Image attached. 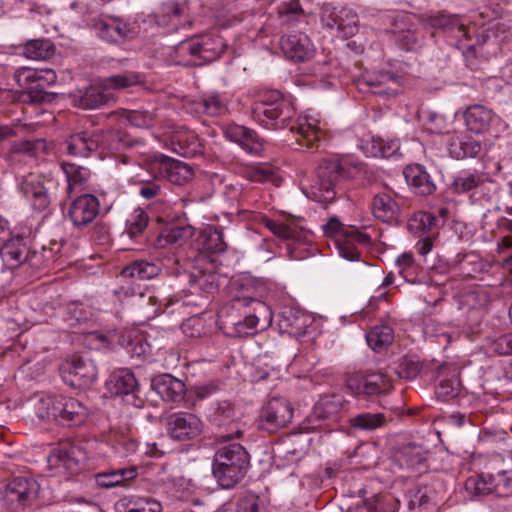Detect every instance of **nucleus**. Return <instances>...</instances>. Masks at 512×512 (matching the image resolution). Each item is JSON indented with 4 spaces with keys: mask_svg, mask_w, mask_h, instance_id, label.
I'll list each match as a JSON object with an SVG mask.
<instances>
[{
    "mask_svg": "<svg viewBox=\"0 0 512 512\" xmlns=\"http://www.w3.org/2000/svg\"><path fill=\"white\" fill-rule=\"evenodd\" d=\"M252 119L265 129L278 130L289 127L296 141L310 152L320 151L326 142V132L320 120L311 114L298 117L296 124L290 123L295 116L292 101L278 90H266L259 95L251 110Z\"/></svg>",
    "mask_w": 512,
    "mask_h": 512,
    "instance_id": "nucleus-1",
    "label": "nucleus"
},
{
    "mask_svg": "<svg viewBox=\"0 0 512 512\" xmlns=\"http://www.w3.org/2000/svg\"><path fill=\"white\" fill-rule=\"evenodd\" d=\"M272 311L258 298L251 283L232 284L231 300L217 314V325L228 337H247L265 330L272 323Z\"/></svg>",
    "mask_w": 512,
    "mask_h": 512,
    "instance_id": "nucleus-2",
    "label": "nucleus"
},
{
    "mask_svg": "<svg viewBox=\"0 0 512 512\" xmlns=\"http://www.w3.org/2000/svg\"><path fill=\"white\" fill-rule=\"evenodd\" d=\"M365 171L364 164L351 157L323 159L316 171L311 192L319 202L329 203L336 197V188L342 180L358 177Z\"/></svg>",
    "mask_w": 512,
    "mask_h": 512,
    "instance_id": "nucleus-3",
    "label": "nucleus"
},
{
    "mask_svg": "<svg viewBox=\"0 0 512 512\" xmlns=\"http://www.w3.org/2000/svg\"><path fill=\"white\" fill-rule=\"evenodd\" d=\"M250 465L246 449L238 443L220 447L213 458L212 473L219 486L231 489L245 477Z\"/></svg>",
    "mask_w": 512,
    "mask_h": 512,
    "instance_id": "nucleus-4",
    "label": "nucleus"
},
{
    "mask_svg": "<svg viewBox=\"0 0 512 512\" xmlns=\"http://www.w3.org/2000/svg\"><path fill=\"white\" fill-rule=\"evenodd\" d=\"M145 76L135 71H126L99 80L97 85L90 86L79 96L77 104L83 109L98 108L110 100L112 90L126 89L144 83Z\"/></svg>",
    "mask_w": 512,
    "mask_h": 512,
    "instance_id": "nucleus-5",
    "label": "nucleus"
},
{
    "mask_svg": "<svg viewBox=\"0 0 512 512\" xmlns=\"http://www.w3.org/2000/svg\"><path fill=\"white\" fill-rule=\"evenodd\" d=\"M324 233L328 236H339L336 245L339 254L349 261L360 259V252L357 245L368 247L371 244V238L368 234L362 233L355 228L344 229L340 220L331 217L329 221L323 225Z\"/></svg>",
    "mask_w": 512,
    "mask_h": 512,
    "instance_id": "nucleus-6",
    "label": "nucleus"
},
{
    "mask_svg": "<svg viewBox=\"0 0 512 512\" xmlns=\"http://www.w3.org/2000/svg\"><path fill=\"white\" fill-rule=\"evenodd\" d=\"M108 139L121 140L119 131H82L70 135L64 142L67 154L74 157H88L99 148L106 147Z\"/></svg>",
    "mask_w": 512,
    "mask_h": 512,
    "instance_id": "nucleus-7",
    "label": "nucleus"
},
{
    "mask_svg": "<svg viewBox=\"0 0 512 512\" xmlns=\"http://www.w3.org/2000/svg\"><path fill=\"white\" fill-rule=\"evenodd\" d=\"M21 77L26 83L35 84L23 93L24 102L41 104L52 100L54 94L44 91L46 87L53 85L57 80L56 73L52 69H25L19 74V81H21Z\"/></svg>",
    "mask_w": 512,
    "mask_h": 512,
    "instance_id": "nucleus-8",
    "label": "nucleus"
},
{
    "mask_svg": "<svg viewBox=\"0 0 512 512\" xmlns=\"http://www.w3.org/2000/svg\"><path fill=\"white\" fill-rule=\"evenodd\" d=\"M189 283L191 289L204 293H214L218 288L216 262L203 253H196L191 264Z\"/></svg>",
    "mask_w": 512,
    "mask_h": 512,
    "instance_id": "nucleus-9",
    "label": "nucleus"
},
{
    "mask_svg": "<svg viewBox=\"0 0 512 512\" xmlns=\"http://www.w3.org/2000/svg\"><path fill=\"white\" fill-rule=\"evenodd\" d=\"M292 404L284 397H273L262 408L260 428L269 432L276 431L289 424L293 418Z\"/></svg>",
    "mask_w": 512,
    "mask_h": 512,
    "instance_id": "nucleus-10",
    "label": "nucleus"
},
{
    "mask_svg": "<svg viewBox=\"0 0 512 512\" xmlns=\"http://www.w3.org/2000/svg\"><path fill=\"white\" fill-rule=\"evenodd\" d=\"M62 378L68 385L84 389L97 378V367L91 359L75 356L62 368Z\"/></svg>",
    "mask_w": 512,
    "mask_h": 512,
    "instance_id": "nucleus-11",
    "label": "nucleus"
},
{
    "mask_svg": "<svg viewBox=\"0 0 512 512\" xmlns=\"http://www.w3.org/2000/svg\"><path fill=\"white\" fill-rule=\"evenodd\" d=\"M463 117L467 129L476 134L498 131L503 124L502 119L492 109L481 104L467 107Z\"/></svg>",
    "mask_w": 512,
    "mask_h": 512,
    "instance_id": "nucleus-12",
    "label": "nucleus"
},
{
    "mask_svg": "<svg viewBox=\"0 0 512 512\" xmlns=\"http://www.w3.org/2000/svg\"><path fill=\"white\" fill-rule=\"evenodd\" d=\"M165 425L168 435L179 441L191 440L202 432V421L192 413L177 412L166 417Z\"/></svg>",
    "mask_w": 512,
    "mask_h": 512,
    "instance_id": "nucleus-13",
    "label": "nucleus"
},
{
    "mask_svg": "<svg viewBox=\"0 0 512 512\" xmlns=\"http://www.w3.org/2000/svg\"><path fill=\"white\" fill-rule=\"evenodd\" d=\"M188 10L185 2L167 1L154 13V19L158 26L168 32H174L179 28L191 25Z\"/></svg>",
    "mask_w": 512,
    "mask_h": 512,
    "instance_id": "nucleus-14",
    "label": "nucleus"
},
{
    "mask_svg": "<svg viewBox=\"0 0 512 512\" xmlns=\"http://www.w3.org/2000/svg\"><path fill=\"white\" fill-rule=\"evenodd\" d=\"M391 33L396 44L405 51H413L420 46V38L412 17L408 13H397L393 17Z\"/></svg>",
    "mask_w": 512,
    "mask_h": 512,
    "instance_id": "nucleus-15",
    "label": "nucleus"
},
{
    "mask_svg": "<svg viewBox=\"0 0 512 512\" xmlns=\"http://www.w3.org/2000/svg\"><path fill=\"white\" fill-rule=\"evenodd\" d=\"M280 46L285 57L296 63L309 61L315 54L314 45L303 33L282 37Z\"/></svg>",
    "mask_w": 512,
    "mask_h": 512,
    "instance_id": "nucleus-16",
    "label": "nucleus"
},
{
    "mask_svg": "<svg viewBox=\"0 0 512 512\" xmlns=\"http://www.w3.org/2000/svg\"><path fill=\"white\" fill-rule=\"evenodd\" d=\"M347 385L356 395L367 397L386 394L392 388L390 378L383 373H372L364 376L361 380L350 378Z\"/></svg>",
    "mask_w": 512,
    "mask_h": 512,
    "instance_id": "nucleus-17",
    "label": "nucleus"
},
{
    "mask_svg": "<svg viewBox=\"0 0 512 512\" xmlns=\"http://www.w3.org/2000/svg\"><path fill=\"white\" fill-rule=\"evenodd\" d=\"M224 135L249 153L258 155L264 150L265 140L248 127L231 123L224 127Z\"/></svg>",
    "mask_w": 512,
    "mask_h": 512,
    "instance_id": "nucleus-18",
    "label": "nucleus"
},
{
    "mask_svg": "<svg viewBox=\"0 0 512 512\" xmlns=\"http://www.w3.org/2000/svg\"><path fill=\"white\" fill-rule=\"evenodd\" d=\"M99 207V201L94 195H80L71 202L68 216L74 226H85L97 217Z\"/></svg>",
    "mask_w": 512,
    "mask_h": 512,
    "instance_id": "nucleus-19",
    "label": "nucleus"
},
{
    "mask_svg": "<svg viewBox=\"0 0 512 512\" xmlns=\"http://www.w3.org/2000/svg\"><path fill=\"white\" fill-rule=\"evenodd\" d=\"M19 188L35 209L42 211L50 205L49 189L43 177L30 174L21 180Z\"/></svg>",
    "mask_w": 512,
    "mask_h": 512,
    "instance_id": "nucleus-20",
    "label": "nucleus"
},
{
    "mask_svg": "<svg viewBox=\"0 0 512 512\" xmlns=\"http://www.w3.org/2000/svg\"><path fill=\"white\" fill-rule=\"evenodd\" d=\"M311 323L312 318L309 314L292 307H285L279 314L278 326L281 333L295 338L305 335Z\"/></svg>",
    "mask_w": 512,
    "mask_h": 512,
    "instance_id": "nucleus-21",
    "label": "nucleus"
},
{
    "mask_svg": "<svg viewBox=\"0 0 512 512\" xmlns=\"http://www.w3.org/2000/svg\"><path fill=\"white\" fill-rule=\"evenodd\" d=\"M345 399L341 395L331 394L322 395L314 404L310 414L311 421H326L336 423L339 420V414L345 407Z\"/></svg>",
    "mask_w": 512,
    "mask_h": 512,
    "instance_id": "nucleus-22",
    "label": "nucleus"
},
{
    "mask_svg": "<svg viewBox=\"0 0 512 512\" xmlns=\"http://www.w3.org/2000/svg\"><path fill=\"white\" fill-rule=\"evenodd\" d=\"M417 20L427 28L442 30L444 32L456 31L463 37H467L466 28L456 15L447 14L445 12L422 13L417 15Z\"/></svg>",
    "mask_w": 512,
    "mask_h": 512,
    "instance_id": "nucleus-23",
    "label": "nucleus"
},
{
    "mask_svg": "<svg viewBox=\"0 0 512 512\" xmlns=\"http://www.w3.org/2000/svg\"><path fill=\"white\" fill-rule=\"evenodd\" d=\"M169 146L174 153L186 158L202 153V145L198 136L186 128L174 131L170 135Z\"/></svg>",
    "mask_w": 512,
    "mask_h": 512,
    "instance_id": "nucleus-24",
    "label": "nucleus"
},
{
    "mask_svg": "<svg viewBox=\"0 0 512 512\" xmlns=\"http://www.w3.org/2000/svg\"><path fill=\"white\" fill-rule=\"evenodd\" d=\"M403 175L408 186L417 195L428 196L433 194L437 189L432 177L420 164L406 166Z\"/></svg>",
    "mask_w": 512,
    "mask_h": 512,
    "instance_id": "nucleus-25",
    "label": "nucleus"
},
{
    "mask_svg": "<svg viewBox=\"0 0 512 512\" xmlns=\"http://www.w3.org/2000/svg\"><path fill=\"white\" fill-rule=\"evenodd\" d=\"M38 490L39 485L35 480L16 477L6 486L5 498L9 502L26 505L36 497Z\"/></svg>",
    "mask_w": 512,
    "mask_h": 512,
    "instance_id": "nucleus-26",
    "label": "nucleus"
},
{
    "mask_svg": "<svg viewBox=\"0 0 512 512\" xmlns=\"http://www.w3.org/2000/svg\"><path fill=\"white\" fill-rule=\"evenodd\" d=\"M153 390L168 402H180L184 399L186 386L181 380L170 374H162L152 379Z\"/></svg>",
    "mask_w": 512,
    "mask_h": 512,
    "instance_id": "nucleus-27",
    "label": "nucleus"
},
{
    "mask_svg": "<svg viewBox=\"0 0 512 512\" xmlns=\"http://www.w3.org/2000/svg\"><path fill=\"white\" fill-rule=\"evenodd\" d=\"M29 247L25 241V238L21 235H17L11 238H7L1 247V257L4 264L9 269H15L20 265L24 264L28 257Z\"/></svg>",
    "mask_w": 512,
    "mask_h": 512,
    "instance_id": "nucleus-28",
    "label": "nucleus"
},
{
    "mask_svg": "<svg viewBox=\"0 0 512 512\" xmlns=\"http://www.w3.org/2000/svg\"><path fill=\"white\" fill-rule=\"evenodd\" d=\"M59 410L58 423L62 425L81 424L88 415V409L81 401L62 394H60Z\"/></svg>",
    "mask_w": 512,
    "mask_h": 512,
    "instance_id": "nucleus-29",
    "label": "nucleus"
},
{
    "mask_svg": "<svg viewBox=\"0 0 512 512\" xmlns=\"http://www.w3.org/2000/svg\"><path fill=\"white\" fill-rule=\"evenodd\" d=\"M449 155L457 160L476 158L482 152V144L469 135L453 134L448 139Z\"/></svg>",
    "mask_w": 512,
    "mask_h": 512,
    "instance_id": "nucleus-30",
    "label": "nucleus"
},
{
    "mask_svg": "<svg viewBox=\"0 0 512 512\" xmlns=\"http://www.w3.org/2000/svg\"><path fill=\"white\" fill-rule=\"evenodd\" d=\"M107 390L115 396H135L139 389L135 375L128 369L114 371L106 382Z\"/></svg>",
    "mask_w": 512,
    "mask_h": 512,
    "instance_id": "nucleus-31",
    "label": "nucleus"
},
{
    "mask_svg": "<svg viewBox=\"0 0 512 512\" xmlns=\"http://www.w3.org/2000/svg\"><path fill=\"white\" fill-rule=\"evenodd\" d=\"M138 476V468L130 466L98 473L96 483L99 487L110 489L117 486L126 487Z\"/></svg>",
    "mask_w": 512,
    "mask_h": 512,
    "instance_id": "nucleus-32",
    "label": "nucleus"
},
{
    "mask_svg": "<svg viewBox=\"0 0 512 512\" xmlns=\"http://www.w3.org/2000/svg\"><path fill=\"white\" fill-rule=\"evenodd\" d=\"M194 234V228L190 225L172 226L164 228L153 240V246L157 249L166 248L168 245H183Z\"/></svg>",
    "mask_w": 512,
    "mask_h": 512,
    "instance_id": "nucleus-33",
    "label": "nucleus"
},
{
    "mask_svg": "<svg viewBox=\"0 0 512 512\" xmlns=\"http://www.w3.org/2000/svg\"><path fill=\"white\" fill-rule=\"evenodd\" d=\"M427 454L422 446L408 444L396 453L395 459L402 467L415 469L421 473L427 467Z\"/></svg>",
    "mask_w": 512,
    "mask_h": 512,
    "instance_id": "nucleus-34",
    "label": "nucleus"
},
{
    "mask_svg": "<svg viewBox=\"0 0 512 512\" xmlns=\"http://www.w3.org/2000/svg\"><path fill=\"white\" fill-rule=\"evenodd\" d=\"M400 208L394 198L386 192L378 193L372 202V213L375 218L384 223H392L397 220Z\"/></svg>",
    "mask_w": 512,
    "mask_h": 512,
    "instance_id": "nucleus-35",
    "label": "nucleus"
},
{
    "mask_svg": "<svg viewBox=\"0 0 512 512\" xmlns=\"http://www.w3.org/2000/svg\"><path fill=\"white\" fill-rule=\"evenodd\" d=\"M201 251L197 253L221 254L227 249V244L223 239V233L220 228L208 226L203 229L197 239Z\"/></svg>",
    "mask_w": 512,
    "mask_h": 512,
    "instance_id": "nucleus-36",
    "label": "nucleus"
},
{
    "mask_svg": "<svg viewBox=\"0 0 512 512\" xmlns=\"http://www.w3.org/2000/svg\"><path fill=\"white\" fill-rule=\"evenodd\" d=\"M198 45L195 37L178 43L171 55L175 64L186 67L201 66Z\"/></svg>",
    "mask_w": 512,
    "mask_h": 512,
    "instance_id": "nucleus-37",
    "label": "nucleus"
},
{
    "mask_svg": "<svg viewBox=\"0 0 512 512\" xmlns=\"http://www.w3.org/2000/svg\"><path fill=\"white\" fill-rule=\"evenodd\" d=\"M198 42L201 65L219 58L226 48L224 39L219 35H201L195 37Z\"/></svg>",
    "mask_w": 512,
    "mask_h": 512,
    "instance_id": "nucleus-38",
    "label": "nucleus"
},
{
    "mask_svg": "<svg viewBox=\"0 0 512 512\" xmlns=\"http://www.w3.org/2000/svg\"><path fill=\"white\" fill-rule=\"evenodd\" d=\"M366 84L374 88L373 93L378 95L395 96L402 87L401 77L390 71L381 72L375 77L369 78Z\"/></svg>",
    "mask_w": 512,
    "mask_h": 512,
    "instance_id": "nucleus-39",
    "label": "nucleus"
},
{
    "mask_svg": "<svg viewBox=\"0 0 512 512\" xmlns=\"http://www.w3.org/2000/svg\"><path fill=\"white\" fill-rule=\"evenodd\" d=\"M263 224L275 236L283 240H291L298 243L307 241V231L299 228L295 224H287L282 221H276L270 218H264Z\"/></svg>",
    "mask_w": 512,
    "mask_h": 512,
    "instance_id": "nucleus-40",
    "label": "nucleus"
},
{
    "mask_svg": "<svg viewBox=\"0 0 512 512\" xmlns=\"http://www.w3.org/2000/svg\"><path fill=\"white\" fill-rule=\"evenodd\" d=\"M215 421L219 427L234 426L231 432L220 434L218 437L223 441L231 440L234 437H241L242 430L236 422V411L230 402H221L215 413Z\"/></svg>",
    "mask_w": 512,
    "mask_h": 512,
    "instance_id": "nucleus-41",
    "label": "nucleus"
},
{
    "mask_svg": "<svg viewBox=\"0 0 512 512\" xmlns=\"http://www.w3.org/2000/svg\"><path fill=\"white\" fill-rule=\"evenodd\" d=\"M33 402L38 418L58 422L60 394H38L34 397Z\"/></svg>",
    "mask_w": 512,
    "mask_h": 512,
    "instance_id": "nucleus-42",
    "label": "nucleus"
},
{
    "mask_svg": "<svg viewBox=\"0 0 512 512\" xmlns=\"http://www.w3.org/2000/svg\"><path fill=\"white\" fill-rule=\"evenodd\" d=\"M81 454V450L76 446L61 447L50 455L49 462L62 466L74 474L80 470Z\"/></svg>",
    "mask_w": 512,
    "mask_h": 512,
    "instance_id": "nucleus-43",
    "label": "nucleus"
},
{
    "mask_svg": "<svg viewBox=\"0 0 512 512\" xmlns=\"http://www.w3.org/2000/svg\"><path fill=\"white\" fill-rule=\"evenodd\" d=\"M161 268L158 264L144 260H136L121 270L123 279L150 280L159 275Z\"/></svg>",
    "mask_w": 512,
    "mask_h": 512,
    "instance_id": "nucleus-44",
    "label": "nucleus"
},
{
    "mask_svg": "<svg viewBox=\"0 0 512 512\" xmlns=\"http://www.w3.org/2000/svg\"><path fill=\"white\" fill-rule=\"evenodd\" d=\"M100 38L109 42H118L126 36L127 24L115 18L101 19L95 23Z\"/></svg>",
    "mask_w": 512,
    "mask_h": 512,
    "instance_id": "nucleus-45",
    "label": "nucleus"
},
{
    "mask_svg": "<svg viewBox=\"0 0 512 512\" xmlns=\"http://www.w3.org/2000/svg\"><path fill=\"white\" fill-rule=\"evenodd\" d=\"M321 22L324 26L330 29L340 30L344 35H352L357 30L358 16L352 15V21L347 25L341 22V10L332 7H325L321 15Z\"/></svg>",
    "mask_w": 512,
    "mask_h": 512,
    "instance_id": "nucleus-46",
    "label": "nucleus"
},
{
    "mask_svg": "<svg viewBox=\"0 0 512 512\" xmlns=\"http://www.w3.org/2000/svg\"><path fill=\"white\" fill-rule=\"evenodd\" d=\"M465 489L472 496H485L492 493L497 495L496 477L491 474H480L469 477Z\"/></svg>",
    "mask_w": 512,
    "mask_h": 512,
    "instance_id": "nucleus-47",
    "label": "nucleus"
},
{
    "mask_svg": "<svg viewBox=\"0 0 512 512\" xmlns=\"http://www.w3.org/2000/svg\"><path fill=\"white\" fill-rule=\"evenodd\" d=\"M390 419L384 413L363 412L349 419L352 428L363 431H374L386 426Z\"/></svg>",
    "mask_w": 512,
    "mask_h": 512,
    "instance_id": "nucleus-48",
    "label": "nucleus"
},
{
    "mask_svg": "<svg viewBox=\"0 0 512 512\" xmlns=\"http://www.w3.org/2000/svg\"><path fill=\"white\" fill-rule=\"evenodd\" d=\"M367 344L376 352L389 347L394 341V331L386 324L371 328L366 335Z\"/></svg>",
    "mask_w": 512,
    "mask_h": 512,
    "instance_id": "nucleus-49",
    "label": "nucleus"
},
{
    "mask_svg": "<svg viewBox=\"0 0 512 512\" xmlns=\"http://www.w3.org/2000/svg\"><path fill=\"white\" fill-rule=\"evenodd\" d=\"M361 149L368 157L388 158L394 154V144H386L380 137L369 135L361 140Z\"/></svg>",
    "mask_w": 512,
    "mask_h": 512,
    "instance_id": "nucleus-50",
    "label": "nucleus"
},
{
    "mask_svg": "<svg viewBox=\"0 0 512 512\" xmlns=\"http://www.w3.org/2000/svg\"><path fill=\"white\" fill-rule=\"evenodd\" d=\"M55 50V45L49 39H34L25 44L23 54L29 59L46 60L55 54Z\"/></svg>",
    "mask_w": 512,
    "mask_h": 512,
    "instance_id": "nucleus-51",
    "label": "nucleus"
},
{
    "mask_svg": "<svg viewBox=\"0 0 512 512\" xmlns=\"http://www.w3.org/2000/svg\"><path fill=\"white\" fill-rule=\"evenodd\" d=\"M484 182L485 177L483 173H463L454 178L450 185V190L454 194H464L482 186Z\"/></svg>",
    "mask_w": 512,
    "mask_h": 512,
    "instance_id": "nucleus-52",
    "label": "nucleus"
},
{
    "mask_svg": "<svg viewBox=\"0 0 512 512\" xmlns=\"http://www.w3.org/2000/svg\"><path fill=\"white\" fill-rule=\"evenodd\" d=\"M197 113L220 116L226 113L227 105L219 94H209L194 103Z\"/></svg>",
    "mask_w": 512,
    "mask_h": 512,
    "instance_id": "nucleus-53",
    "label": "nucleus"
},
{
    "mask_svg": "<svg viewBox=\"0 0 512 512\" xmlns=\"http://www.w3.org/2000/svg\"><path fill=\"white\" fill-rule=\"evenodd\" d=\"M61 169L66 176L69 192H71L76 187L85 184L90 178L89 169L74 163L62 162Z\"/></svg>",
    "mask_w": 512,
    "mask_h": 512,
    "instance_id": "nucleus-54",
    "label": "nucleus"
},
{
    "mask_svg": "<svg viewBox=\"0 0 512 512\" xmlns=\"http://www.w3.org/2000/svg\"><path fill=\"white\" fill-rule=\"evenodd\" d=\"M436 222L437 218L433 214L419 211L409 219L407 228L414 235L422 236L430 232L436 225Z\"/></svg>",
    "mask_w": 512,
    "mask_h": 512,
    "instance_id": "nucleus-55",
    "label": "nucleus"
},
{
    "mask_svg": "<svg viewBox=\"0 0 512 512\" xmlns=\"http://www.w3.org/2000/svg\"><path fill=\"white\" fill-rule=\"evenodd\" d=\"M148 220V215L144 210L140 208L135 209L126 222L125 232L129 238L138 239L140 236H142L145 229L147 228Z\"/></svg>",
    "mask_w": 512,
    "mask_h": 512,
    "instance_id": "nucleus-56",
    "label": "nucleus"
},
{
    "mask_svg": "<svg viewBox=\"0 0 512 512\" xmlns=\"http://www.w3.org/2000/svg\"><path fill=\"white\" fill-rule=\"evenodd\" d=\"M461 383L457 375H453L451 378H446L440 381L436 388V394L438 398L447 401L455 398L460 393Z\"/></svg>",
    "mask_w": 512,
    "mask_h": 512,
    "instance_id": "nucleus-57",
    "label": "nucleus"
},
{
    "mask_svg": "<svg viewBox=\"0 0 512 512\" xmlns=\"http://www.w3.org/2000/svg\"><path fill=\"white\" fill-rule=\"evenodd\" d=\"M421 369L422 364L420 361L404 356L400 359L396 372L400 378L411 380L420 373Z\"/></svg>",
    "mask_w": 512,
    "mask_h": 512,
    "instance_id": "nucleus-58",
    "label": "nucleus"
},
{
    "mask_svg": "<svg viewBox=\"0 0 512 512\" xmlns=\"http://www.w3.org/2000/svg\"><path fill=\"white\" fill-rule=\"evenodd\" d=\"M488 348L497 355H512V332L494 339H488Z\"/></svg>",
    "mask_w": 512,
    "mask_h": 512,
    "instance_id": "nucleus-59",
    "label": "nucleus"
},
{
    "mask_svg": "<svg viewBox=\"0 0 512 512\" xmlns=\"http://www.w3.org/2000/svg\"><path fill=\"white\" fill-rule=\"evenodd\" d=\"M126 120L137 128H150L155 124V115L147 111H127Z\"/></svg>",
    "mask_w": 512,
    "mask_h": 512,
    "instance_id": "nucleus-60",
    "label": "nucleus"
},
{
    "mask_svg": "<svg viewBox=\"0 0 512 512\" xmlns=\"http://www.w3.org/2000/svg\"><path fill=\"white\" fill-rule=\"evenodd\" d=\"M193 177L192 169L183 163H176L168 171V178L171 183L183 185Z\"/></svg>",
    "mask_w": 512,
    "mask_h": 512,
    "instance_id": "nucleus-61",
    "label": "nucleus"
},
{
    "mask_svg": "<svg viewBox=\"0 0 512 512\" xmlns=\"http://www.w3.org/2000/svg\"><path fill=\"white\" fill-rule=\"evenodd\" d=\"M162 194V186L159 179L141 180L139 182V195L145 199H153Z\"/></svg>",
    "mask_w": 512,
    "mask_h": 512,
    "instance_id": "nucleus-62",
    "label": "nucleus"
},
{
    "mask_svg": "<svg viewBox=\"0 0 512 512\" xmlns=\"http://www.w3.org/2000/svg\"><path fill=\"white\" fill-rule=\"evenodd\" d=\"M497 495L512 496V471H499L496 477Z\"/></svg>",
    "mask_w": 512,
    "mask_h": 512,
    "instance_id": "nucleus-63",
    "label": "nucleus"
},
{
    "mask_svg": "<svg viewBox=\"0 0 512 512\" xmlns=\"http://www.w3.org/2000/svg\"><path fill=\"white\" fill-rule=\"evenodd\" d=\"M161 505L156 501L141 500L134 503L132 507H127L124 512H160Z\"/></svg>",
    "mask_w": 512,
    "mask_h": 512,
    "instance_id": "nucleus-64",
    "label": "nucleus"
}]
</instances>
